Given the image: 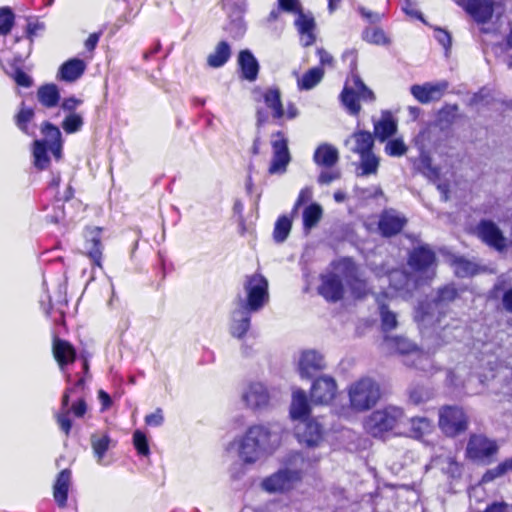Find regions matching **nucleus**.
Segmentation results:
<instances>
[{
  "instance_id": "nucleus-20",
  "label": "nucleus",
  "mask_w": 512,
  "mask_h": 512,
  "mask_svg": "<svg viewBox=\"0 0 512 512\" xmlns=\"http://www.w3.org/2000/svg\"><path fill=\"white\" fill-rule=\"evenodd\" d=\"M315 254L316 249L314 247H306L301 258L304 279L303 292L311 296H317L320 294V274L309 267V264Z\"/></svg>"
},
{
  "instance_id": "nucleus-45",
  "label": "nucleus",
  "mask_w": 512,
  "mask_h": 512,
  "mask_svg": "<svg viewBox=\"0 0 512 512\" xmlns=\"http://www.w3.org/2000/svg\"><path fill=\"white\" fill-rule=\"evenodd\" d=\"M385 142L384 152L388 156L401 157L408 151V147L402 137L389 138Z\"/></svg>"
},
{
  "instance_id": "nucleus-9",
  "label": "nucleus",
  "mask_w": 512,
  "mask_h": 512,
  "mask_svg": "<svg viewBox=\"0 0 512 512\" xmlns=\"http://www.w3.org/2000/svg\"><path fill=\"white\" fill-rule=\"evenodd\" d=\"M258 101H262L265 108L259 107L256 109V126L258 129L264 127L269 121V114L267 110H270L272 119L279 125L283 124V118L285 115V109L282 102V93L279 87L272 86L266 88L261 93V98Z\"/></svg>"
},
{
  "instance_id": "nucleus-60",
  "label": "nucleus",
  "mask_w": 512,
  "mask_h": 512,
  "mask_svg": "<svg viewBox=\"0 0 512 512\" xmlns=\"http://www.w3.org/2000/svg\"><path fill=\"white\" fill-rule=\"evenodd\" d=\"M429 398H430V393L423 388H417L410 392V400L415 404L425 402Z\"/></svg>"
},
{
  "instance_id": "nucleus-64",
  "label": "nucleus",
  "mask_w": 512,
  "mask_h": 512,
  "mask_svg": "<svg viewBox=\"0 0 512 512\" xmlns=\"http://www.w3.org/2000/svg\"><path fill=\"white\" fill-rule=\"evenodd\" d=\"M98 399L101 403V410L105 411L112 406L111 396L104 390L100 389L98 391Z\"/></svg>"
},
{
  "instance_id": "nucleus-7",
  "label": "nucleus",
  "mask_w": 512,
  "mask_h": 512,
  "mask_svg": "<svg viewBox=\"0 0 512 512\" xmlns=\"http://www.w3.org/2000/svg\"><path fill=\"white\" fill-rule=\"evenodd\" d=\"M405 419L402 408L388 405L375 410L365 421V429L374 437L397 428Z\"/></svg>"
},
{
  "instance_id": "nucleus-44",
  "label": "nucleus",
  "mask_w": 512,
  "mask_h": 512,
  "mask_svg": "<svg viewBox=\"0 0 512 512\" xmlns=\"http://www.w3.org/2000/svg\"><path fill=\"white\" fill-rule=\"evenodd\" d=\"M411 436L420 438L432 430V422L426 417H414L410 419Z\"/></svg>"
},
{
  "instance_id": "nucleus-59",
  "label": "nucleus",
  "mask_w": 512,
  "mask_h": 512,
  "mask_svg": "<svg viewBox=\"0 0 512 512\" xmlns=\"http://www.w3.org/2000/svg\"><path fill=\"white\" fill-rule=\"evenodd\" d=\"M13 78L16 84L21 87L29 88L33 84L31 77L20 68L15 71Z\"/></svg>"
},
{
  "instance_id": "nucleus-22",
  "label": "nucleus",
  "mask_w": 512,
  "mask_h": 512,
  "mask_svg": "<svg viewBox=\"0 0 512 512\" xmlns=\"http://www.w3.org/2000/svg\"><path fill=\"white\" fill-rule=\"evenodd\" d=\"M338 162V149L331 144H322V184L330 183L340 177Z\"/></svg>"
},
{
  "instance_id": "nucleus-54",
  "label": "nucleus",
  "mask_w": 512,
  "mask_h": 512,
  "mask_svg": "<svg viewBox=\"0 0 512 512\" xmlns=\"http://www.w3.org/2000/svg\"><path fill=\"white\" fill-rule=\"evenodd\" d=\"M441 469L452 478L459 477L461 474L460 464L452 457H447L442 461Z\"/></svg>"
},
{
  "instance_id": "nucleus-55",
  "label": "nucleus",
  "mask_w": 512,
  "mask_h": 512,
  "mask_svg": "<svg viewBox=\"0 0 512 512\" xmlns=\"http://www.w3.org/2000/svg\"><path fill=\"white\" fill-rule=\"evenodd\" d=\"M46 221L52 224H58L65 219V210L63 203H56L54 201V211L45 216Z\"/></svg>"
},
{
  "instance_id": "nucleus-10",
  "label": "nucleus",
  "mask_w": 512,
  "mask_h": 512,
  "mask_svg": "<svg viewBox=\"0 0 512 512\" xmlns=\"http://www.w3.org/2000/svg\"><path fill=\"white\" fill-rule=\"evenodd\" d=\"M380 387L372 378L366 377L353 383L349 389L351 407L356 411H365L380 399Z\"/></svg>"
},
{
  "instance_id": "nucleus-34",
  "label": "nucleus",
  "mask_w": 512,
  "mask_h": 512,
  "mask_svg": "<svg viewBox=\"0 0 512 512\" xmlns=\"http://www.w3.org/2000/svg\"><path fill=\"white\" fill-rule=\"evenodd\" d=\"M359 162L356 167L358 176L376 175L380 165V158L372 151L358 155Z\"/></svg>"
},
{
  "instance_id": "nucleus-31",
  "label": "nucleus",
  "mask_w": 512,
  "mask_h": 512,
  "mask_svg": "<svg viewBox=\"0 0 512 512\" xmlns=\"http://www.w3.org/2000/svg\"><path fill=\"white\" fill-rule=\"evenodd\" d=\"M74 389L67 387L61 397V406L58 412L55 413L54 417L59 429L64 433L66 437H69L72 429V420L70 419V395Z\"/></svg>"
},
{
  "instance_id": "nucleus-15",
  "label": "nucleus",
  "mask_w": 512,
  "mask_h": 512,
  "mask_svg": "<svg viewBox=\"0 0 512 512\" xmlns=\"http://www.w3.org/2000/svg\"><path fill=\"white\" fill-rule=\"evenodd\" d=\"M474 233L483 243L498 252H503L508 247V239L498 225L491 220H481L476 225Z\"/></svg>"
},
{
  "instance_id": "nucleus-4",
  "label": "nucleus",
  "mask_w": 512,
  "mask_h": 512,
  "mask_svg": "<svg viewBox=\"0 0 512 512\" xmlns=\"http://www.w3.org/2000/svg\"><path fill=\"white\" fill-rule=\"evenodd\" d=\"M40 129L45 139L34 140L32 144V155L34 166L37 170L42 171L48 169L50 166L49 150L56 161L61 160L63 139L60 129L49 121H44Z\"/></svg>"
},
{
  "instance_id": "nucleus-63",
  "label": "nucleus",
  "mask_w": 512,
  "mask_h": 512,
  "mask_svg": "<svg viewBox=\"0 0 512 512\" xmlns=\"http://www.w3.org/2000/svg\"><path fill=\"white\" fill-rule=\"evenodd\" d=\"M82 103V100L80 99H77L75 97H68V98H65L62 103H61V107L63 110L65 111H69L71 113H73L75 111V109Z\"/></svg>"
},
{
  "instance_id": "nucleus-13",
  "label": "nucleus",
  "mask_w": 512,
  "mask_h": 512,
  "mask_svg": "<svg viewBox=\"0 0 512 512\" xmlns=\"http://www.w3.org/2000/svg\"><path fill=\"white\" fill-rule=\"evenodd\" d=\"M312 199L313 188L309 186L302 188L291 210V214L292 216H294L297 214L298 209L301 206L305 205V208L302 213V218L303 230L306 234H308L310 230L314 228L320 220V204L315 202L312 203Z\"/></svg>"
},
{
  "instance_id": "nucleus-40",
  "label": "nucleus",
  "mask_w": 512,
  "mask_h": 512,
  "mask_svg": "<svg viewBox=\"0 0 512 512\" xmlns=\"http://www.w3.org/2000/svg\"><path fill=\"white\" fill-rule=\"evenodd\" d=\"M382 295H378L376 301L379 305L382 329L387 332L397 327V316L394 312L387 309L383 302Z\"/></svg>"
},
{
  "instance_id": "nucleus-14",
  "label": "nucleus",
  "mask_w": 512,
  "mask_h": 512,
  "mask_svg": "<svg viewBox=\"0 0 512 512\" xmlns=\"http://www.w3.org/2000/svg\"><path fill=\"white\" fill-rule=\"evenodd\" d=\"M272 138V158L268 167V174L282 175L287 171V167L291 161L288 139L282 131L273 133Z\"/></svg>"
},
{
  "instance_id": "nucleus-1",
  "label": "nucleus",
  "mask_w": 512,
  "mask_h": 512,
  "mask_svg": "<svg viewBox=\"0 0 512 512\" xmlns=\"http://www.w3.org/2000/svg\"><path fill=\"white\" fill-rule=\"evenodd\" d=\"M456 296L457 290L453 286L447 285L438 291L437 297L432 302L421 304L416 310L415 321L418 323L423 339L428 342L435 334L437 347L441 345L438 341L440 338V331L438 330L444 331L446 329V327L441 326L442 316L445 313L444 308Z\"/></svg>"
},
{
  "instance_id": "nucleus-2",
  "label": "nucleus",
  "mask_w": 512,
  "mask_h": 512,
  "mask_svg": "<svg viewBox=\"0 0 512 512\" xmlns=\"http://www.w3.org/2000/svg\"><path fill=\"white\" fill-rule=\"evenodd\" d=\"M342 280L350 286L355 297L366 295L367 284L360 278L358 268L350 258H343L334 264V277L322 286V295L327 300H339L343 294Z\"/></svg>"
},
{
  "instance_id": "nucleus-58",
  "label": "nucleus",
  "mask_w": 512,
  "mask_h": 512,
  "mask_svg": "<svg viewBox=\"0 0 512 512\" xmlns=\"http://www.w3.org/2000/svg\"><path fill=\"white\" fill-rule=\"evenodd\" d=\"M87 403L84 398H79L76 402H74L70 407V414H73L77 418H82L85 416L87 412Z\"/></svg>"
},
{
  "instance_id": "nucleus-33",
  "label": "nucleus",
  "mask_w": 512,
  "mask_h": 512,
  "mask_svg": "<svg viewBox=\"0 0 512 512\" xmlns=\"http://www.w3.org/2000/svg\"><path fill=\"white\" fill-rule=\"evenodd\" d=\"M298 17L295 20V25L300 34V40L303 46L312 45L316 37L314 35L315 21L313 17H309L303 13H296Z\"/></svg>"
},
{
  "instance_id": "nucleus-25",
  "label": "nucleus",
  "mask_w": 512,
  "mask_h": 512,
  "mask_svg": "<svg viewBox=\"0 0 512 512\" xmlns=\"http://www.w3.org/2000/svg\"><path fill=\"white\" fill-rule=\"evenodd\" d=\"M299 371L302 378H307L312 381L311 389H316L320 376V356L314 350L304 351L299 361Z\"/></svg>"
},
{
  "instance_id": "nucleus-38",
  "label": "nucleus",
  "mask_w": 512,
  "mask_h": 512,
  "mask_svg": "<svg viewBox=\"0 0 512 512\" xmlns=\"http://www.w3.org/2000/svg\"><path fill=\"white\" fill-rule=\"evenodd\" d=\"M35 112L32 107H28L24 102L21 103L18 112L14 116V123L24 134L29 135V123L34 120Z\"/></svg>"
},
{
  "instance_id": "nucleus-18",
  "label": "nucleus",
  "mask_w": 512,
  "mask_h": 512,
  "mask_svg": "<svg viewBox=\"0 0 512 512\" xmlns=\"http://www.w3.org/2000/svg\"><path fill=\"white\" fill-rule=\"evenodd\" d=\"M474 21L480 24L491 20L494 13L501 8L500 2L494 0H455Z\"/></svg>"
},
{
  "instance_id": "nucleus-52",
  "label": "nucleus",
  "mask_w": 512,
  "mask_h": 512,
  "mask_svg": "<svg viewBox=\"0 0 512 512\" xmlns=\"http://www.w3.org/2000/svg\"><path fill=\"white\" fill-rule=\"evenodd\" d=\"M102 243L99 238H93L91 241V247L87 253L88 257L91 259L93 266L102 267Z\"/></svg>"
},
{
  "instance_id": "nucleus-5",
  "label": "nucleus",
  "mask_w": 512,
  "mask_h": 512,
  "mask_svg": "<svg viewBox=\"0 0 512 512\" xmlns=\"http://www.w3.org/2000/svg\"><path fill=\"white\" fill-rule=\"evenodd\" d=\"M382 346L388 353L405 355L406 359L404 362L408 366H413L431 374L436 370L430 359L429 352H423L414 343L404 337L385 336Z\"/></svg>"
},
{
  "instance_id": "nucleus-39",
  "label": "nucleus",
  "mask_w": 512,
  "mask_h": 512,
  "mask_svg": "<svg viewBox=\"0 0 512 512\" xmlns=\"http://www.w3.org/2000/svg\"><path fill=\"white\" fill-rule=\"evenodd\" d=\"M291 228H292V220L286 215L279 216L274 225V230H273L274 240L277 243L284 242L288 238Z\"/></svg>"
},
{
  "instance_id": "nucleus-35",
  "label": "nucleus",
  "mask_w": 512,
  "mask_h": 512,
  "mask_svg": "<svg viewBox=\"0 0 512 512\" xmlns=\"http://www.w3.org/2000/svg\"><path fill=\"white\" fill-rule=\"evenodd\" d=\"M243 400L251 408H259L269 401L268 392L259 384H252L243 395Z\"/></svg>"
},
{
  "instance_id": "nucleus-8",
  "label": "nucleus",
  "mask_w": 512,
  "mask_h": 512,
  "mask_svg": "<svg viewBox=\"0 0 512 512\" xmlns=\"http://www.w3.org/2000/svg\"><path fill=\"white\" fill-rule=\"evenodd\" d=\"M340 97L347 112L353 116L358 115L361 111L360 101L373 102L375 100L373 91L357 75H352L346 81Z\"/></svg>"
},
{
  "instance_id": "nucleus-47",
  "label": "nucleus",
  "mask_w": 512,
  "mask_h": 512,
  "mask_svg": "<svg viewBox=\"0 0 512 512\" xmlns=\"http://www.w3.org/2000/svg\"><path fill=\"white\" fill-rule=\"evenodd\" d=\"M110 441L111 439L107 434L101 437H97L94 434L91 436V446L98 461H101L104 458L109 449Z\"/></svg>"
},
{
  "instance_id": "nucleus-32",
  "label": "nucleus",
  "mask_w": 512,
  "mask_h": 512,
  "mask_svg": "<svg viewBox=\"0 0 512 512\" xmlns=\"http://www.w3.org/2000/svg\"><path fill=\"white\" fill-rule=\"evenodd\" d=\"M398 129L397 121L390 112H383L381 118L374 121V135L379 142L392 138Z\"/></svg>"
},
{
  "instance_id": "nucleus-17",
  "label": "nucleus",
  "mask_w": 512,
  "mask_h": 512,
  "mask_svg": "<svg viewBox=\"0 0 512 512\" xmlns=\"http://www.w3.org/2000/svg\"><path fill=\"white\" fill-rule=\"evenodd\" d=\"M409 265L423 281L430 280L435 275V255L426 246L418 247L412 251L409 257Z\"/></svg>"
},
{
  "instance_id": "nucleus-50",
  "label": "nucleus",
  "mask_w": 512,
  "mask_h": 512,
  "mask_svg": "<svg viewBox=\"0 0 512 512\" xmlns=\"http://www.w3.org/2000/svg\"><path fill=\"white\" fill-rule=\"evenodd\" d=\"M337 386L331 377L322 375V405L329 403L336 395Z\"/></svg>"
},
{
  "instance_id": "nucleus-49",
  "label": "nucleus",
  "mask_w": 512,
  "mask_h": 512,
  "mask_svg": "<svg viewBox=\"0 0 512 512\" xmlns=\"http://www.w3.org/2000/svg\"><path fill=\"white\" fill-rule=\"evenodd\" d=\"M133 445L138 455L149 456L150 448L146 434L141 430H135L132 436Z\"/></svg>"
},
{
  "instance_id": "nucleus-26",
  "label": "nucleus",
  "mask_w": 512,
  "mask_h": 512,
  "mask_svg": "<svg viewBox=\"0 0 512 512\" xmlns=\"http://www.w3.org/2000/svg\"><path fill=\"white\" fill-rule=\"evenodd\" d=\"M237 66L241 79L254 82L258 78L260 65L249 49L240 50L237 57Z\"/></svg>"
},
{
  "instance_id": "nucleus-12",
  "label": "nucleus",
  "mask_w": 512,
  "mask_h": 512,
  "mask_svg": "<svg viewBox=\"0 0 512 512\" xmlns=\"http://www.w3.org/2000/svg\"><path fill=\"white\" fill-rule=\"evenodd\" d=\"M375 275L379 278L388 274L389 287L381 295L385 298L402 297L406 298L418 285V280H413L402 270L386 271L384 267H372Z\"/></svg>"
},
{
  "instance_id": "nucleus-56",
  "label": "nucleus",
  "mask_w": 512,
  "mask_h": 512,
  "mask_svg": "<svg viewBox=\"0 0 512 512\" xmlns=\"http://www.w3.org/2000/svg\"><path fill=\"white\" fill-rule=\"evenodd\" d=\"M278 5L282 11L287 13H300L302 5L299 0H277Z\"/></svg>"
},
{
  "instance_id": "nucleus-29",
  "label": "nucleus",
  "mask_w": 512,
  "mask_h": 512,
  "mask_svg": "<svg viewBox=\"0 0 512 512\" xmlns=\"http://www.w3.org/2000/svg\"><path fill=\"white\" fill-rule=\"evenodd\" d=\"M344 144L351 152L361 155L373 150L374 137L368 131L357 130L344 141Z\"/></svg>"
},
{
  "instance_id": "nucleus-57",
  "label": "nucleus",
  "mask_w": 512,
  "mask_h": 512,
  "mask_svg": "<svg viewBox=\"0 0 512 512\" xmlns=\"http://www.w3.org/2000/svg\"><path fill=\"white\" fill-rule=\"evenodd\" d=\"M145 424L152 427L161 426L164 422L163 411L157 408L153 413L148 414L144 418Z\"/></svg>"
},
{
  "instance_id": "nucleus-53",
  "label": "nucleus",
  "mask_w": 512,
  "mask_h": 512,
  "mask_svg": "<svg viewBox=\"0 0 512 512\" xmlns=\"http://www.w3.org/2000/svg\"><path fill=\"white\" fill-rule=\"evenodd\" d=\"M250 316L246 315L242 319L238 320L231 327V334L233 337L242 339L250 329Z\"/></svg>"
},
{
  "instance_id": "nucleus-21",
  "label": "nucleus",
  "mask_w": 512,
  "mask_h": 512,
  "mask_svg": "<svg viewBox=\"0 0 512 512\" xmlns=\"http://www.w3.org/2000/svg\"><path fill=\"white\" fill-rule=\"evenodd\" d=\"M497 452V446L494 441L482 435H474L470 438L467 445V456L473 460L486 462Z\"/></svg>"
},
{
  "instance_id": "nucleus-24",
  "label": "nucleus",
  "mask_w": 512,
  "mask_h": 512,
  "mask_svg": "<svg viewBox=\"0 0 512 512\" xmlns=\"http://www.w3.org/2000/svg\"><path fill=\"white\" fill-rule=\"evenodd\" d=\"M448 89L447 81H440L436 83L427 82L423 85H413L410 88L411 94L417 101L426 104L432 101L439 100Z\"/></svg>"
},
{
  "instance_id": "nucleus-48",
  "label": "nucleus",
  "mask_w": 512,
  "mask_h": 512,
  "mask_svg": "<svg viewBox=\"0 0 512 512\" xmlns=\"http://www.w3.org/2000/svg\"><path fill=\"white\" fill-rule=\"evenodd\" d=\"M363 39L369 43L376 45H387L389 39L385 32L380 28H368L363 32Z\"/></svg>"
},
{
  "instance_id": "nucleus-43",
  "label": "nucleus",
  "mask_w": 512,
  "mask_h": 512,
  "mask_svg": "<svg viewBox=\"0 0 512 512\" xmlns=\"http://www.w3.org/2000/svg\"><path fill=\"white\" fill-rule=\"evenodd\" d=\"M468 374L466 365L458 364L453 370L447 371L446 384L452 387L463 386Z\"/></svg>"
},
{
  "instance_id": "nucleus-36",
  "label": "nucleus",
  "mask_w": 512,
  "mask_h": 512,
  "mask_svg": "<svg viewBox=\"0 0 512 512\" xmlns=\"http://www.w3.org/2000/svg\"><path fill=\"white\" fill-rule=\"evenodd\" d=\"M37 99L46 108H53L59 104L60 92L56 84L41 85L37 90Z\"/></svg>"
},
{
  "instance_id": "nucleus-42",
  "label": "nucleus",
  "mask_w": 512,
  "mask_h": 512,
  "mask_svg": "<svg viewBox=\"0 0 512 512\" xmlns=\"http://www.w3.org/2000/svg\"><path fill=\"white\" fill-rule=\"evenodd\" d=\"M320 82V67H313L297 79L299 90H310Z\"/></svg>"
},
{
  "instance_id": "nucleus-28",
  "label": "nucleus",
  "mask_w": 512,
  "mask_h": 512,
  "mask_svg": "<svg viewBox=\"0 0 512 512\" xmlns=\"http://www.w3.org/2000/svg\"><path fill=\"white\" fill-rule=\"evenodd\" d=\"M406 218L395 210H386L379 220V230L384 236H392L399 233L406 224Z\"/></svg>"
},
{
  "instance_id": "nucleus-19",
  "label": "nucleus",
  "mask_w": 512,
  "mask_h": 512,
  "mask_svg": "<svg viewBox=\"0 0 512 512\" xmlns=\"http://www.w3.org/2000/svg\"><path fill=\"white\" fill-rule=\"evenodd\" d=\"M439 426L445 434L454 436L467 428V417L459 407H443L439 412Z\"/></svg>"
},
{
  "instance_id": "nucleus-37",
  "label": "nucleus",
  "mask_w": 512,
  "mask_h": 512,
  "mask_svg": "<svg viewBox=\"0 0 512 512\" xmlns=\"http://www.w3.org/2000/svg\"><path fill=\"white\" fill-rule=\"evenodd\" d=\"M231 57V47L227 41H220L215 49L207 57V63L210 67L219 68L225 65Z\"/></svg>"
},
{
  "instance_id": "nucleus-27",
  "label": "nucleus",
  "mask_w": 512,
  "mask_h": 512,
  "mask_svg": "<svg viewBox=\"0 0 512 512\" xmlns=\"http://www.w3.org/2000/svg\"><path fill=\"white\" fill-rule=\"evenodd\" d=\"M71 479L72 472L68 468L61 470L56 476L53 484V498L59 508L67 506Z\"/></svg>"
},
{
  "instance_id": "nucleus-3",
  "label": "nucleus",
  "mask_w": 512,
  "mask_h": 512,
  "mask_svg": "<svg viewBox=\"0 0 512 512\" xmlns=\"http://www.w3.org/2000/svg\"><path fill=\"white\" fill-rule=\"evenodd\" d=\"M311 407L306 393L298 389L293 392L290 406V416L297 423L294 434L299 443L306 447H316L320 442V424L315 419H310Z\"/></svg>"
},
{
  "instance_id": "nucleus-41",
  "label": "nucleus",
  "mask_w": 512,
  "mask_h": 512,
  "mask_svg": "<svg viewBox=\"0 0 512 512\" xmlns=\"http://www.w3.org/2000/svg\"><path fill=\"white\" fill-rule=\"evenodd\" d=\"M452 266L455 274L458 277H469L478 272V267L475 263L462 257L454 258L452 261Z\"/></svg>"
},
{
  "instance_id": "nucleus-6",
  "label": "nucleus",
  "mask_w": 512,
  "mask_h": 512,
  "mask_svg": "<svg viewBox=\"0 0 512 512\" xmlns=\"http://www.w3.org/2000/svg\"><path fill=\"white\" fill-rule=\"evenodd\" d=\"M272 432L264 425L250 426L241 439L239 456L245 463H254L261 453L271 447Z\"/></svg>"
},
{
  "instance_id": "nucleus-51",
  "label": "nucleus",
  "mask_w": 512,
  "mask_h": 512,
  "mask_svg": "<svg viewBox=\"0 0 512 512\" xmlns=\"http://www.w3.org/2000/svg\"><path fill=\"white\" fill-rule=\"evenodd\" d=\"M83 126V119L79 114L70 113L67 115L63 122L62 128L67 134H73L81 129Z\"/></svg>"
},
{
  "instance_id": "nucleus-30",
  "label": "nucleus",
  "mask_w": 512,
  "mask_h": 512,
  "mask_svg": "<svg viewBox=\"0 0 512 512\" xmlns=\"http://www.w3.org/2000/svg\"><path fill=\"white\" fill-rule=\"evenodd\" d=\"M86 70V63L79 58H71L65 61L58 69L57 79L67 83L78 80Z\"/></svg>"
},
{
  "instance_id": "nucleus-23",
  "label": "nucleus",
  "mask_w": 512,
  "mask_h": 512,
  "mask_svg": "<svg viewBox=\"0 0 512 512\" xmlns=\"http://www.w3.org/2000/svg\"><path fill=\"white\" fill-rule=\"evenodd\" d=\"M52 355L61 370L68 365L73 364L78 357L74 345L66 340L54 335L52 338Z\"/></svg>"
},
{
  "instance_id": "nucleus-62",
  "label": "nucleus",
  "mask_w": 512,
  "mask_h": 512,
  "mask_svg": "<svg viewBox=\"0 0 512 512\" xmlns=\"http://www.w3.org/2000/svg\"><path fill=\"white\" fill-rule=\"evenodd\" d=\"M502 468V465L499 464L497 467L493 468V469H490L488 470L482 477V480L481 482L482 483H488L492 480H494L495 478L497 477H500L502 476L503 474H505L504 470L501 469Z\"/></svg>"
},
{
  "instance_id": "nucleus-46",
  "label": "nucleus",
  "mask_w": 512,
  "mask_h": 512,
  "mask_svg": "<svg viewBox=\"0 0 512 512\" xmlns=\"http://www.w3.org/2000/svg\"><path fill=\"white\" fill-rule=\"evenodd\" d=\"M15 22V14L13 10L8 7H0V35L6 36L8 35Z\"/></svg>"
},
{
  "instance_id": "nucleus-11",
  "label": "nucleus",
  "mask_w": 512,
  "mask_h": 512,
  "mask_svg": "<svg viewBox=\"0 0 512 512\" xmlns=\"http://www.w3.org/2000/svg\"><path fill=\"white\" fill-rule=\"evenodd\" d=\"M246 301L243 307L248 312H257L269 301L268 281L261 273L246 275L244 280Z\"/></svg>"
},
{
  "instance_id": "nucleus-16",
  "label": "nucleus",
  "mask_w": 512,
  "mask_h": 512,
  "mask_svg": "<svg viewBox=\"0 0 512 512\" xmlns=\"http://www.w3.org/2000/svg\"><path fill=\"white\" fill-rule=\"evenodd\" d=\"M300 480L301 472L299 470L281 469L266 477L262 482V487L270 493H284L292 490Z\"/></svg>"
},
{
  "instance_id": "nucleus-61",
  "label": "nucleus",
  "mask_w": 512,
  "mask_h": 512,
  "mask_svg": "<svg viewBox=\"0 0 512 512\" xmlns=\"http://www.w3.org/2000/svg\"><path fill=\"white\" fill-rule=\"evenodd\" d=\"M434 37L445 49L450 47L451 37L447 31L438 28L435 30Z\"/></svg>"
}]
</instances>
